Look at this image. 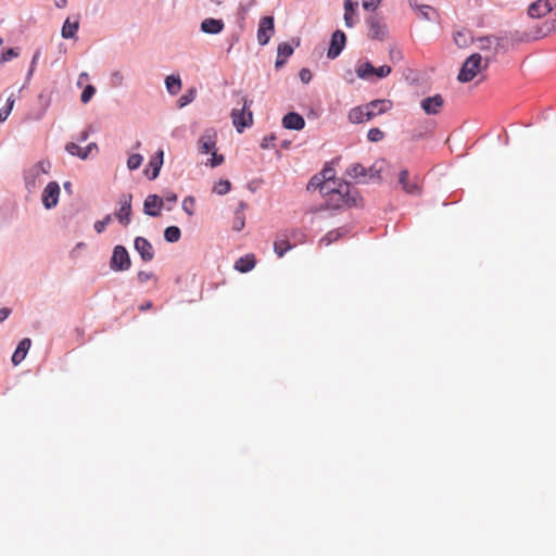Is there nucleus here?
Instances as JSON below:
<instances>
[{
  "label": "nucleus",
  "mask_w": 556,
  "mask_h": 556,
  "mask_svg": "<svg viewBox=\"0 0 556 556\" xmlns=\"http://www.w3.org/2000/svg\"><path fill=\"white\" fill-rule=\"evenodd\" d=\"M14 103H15V98H14V94L11 93L5 101V104L0 109V123H3L4 121H7V118L9 117V115L14 106Z\"/></svg>",
  "instance_id": "obj_29"
},
{
  "label": "nucleus",
  "mask_w": 556,
  "mask_h": 556,
  "mask_svg": "<svg viewBox=\"0 0 556 556\" xmlns=\"http://www.w3.org/2000/svg\"><path fill=\"white\" fill-rule=\"evenodd\" d=\"M392 72L391 66L389 65H381L379 67H376L375 76L379 79L384 78L389 76Z\"/></svg>",
  "instance_id": "obj_45"
},
{
  "label": "nucleus",
  "mask_w": 556,
  "mask_h": 556,
  "mask_svg": "<svg viewBox=\"0 0 556 556\" xmlns=\"http://www.w3.org/2000/svg\"><path fill=\"white\" fill-rule=\"evenodd\" d=\"M416 8L418 9L421 17L427 21H432L433 15L437 14V11L430 5L422 4V5H417Z\"/></svg>",
  "instance_id": "obj_36"
},
{
  "label": "nucleus",
  "mask_w": 556,
  "mask_h": 556,
  "mask_svg": "<svg viewBox=\"0 0 556 556\" xmlns=\"http://www.w3.org/2000/svg\"><path fill=\"white\" fill-rule=\"evenodd\" d=\"M154 275L150 271H139L137 275V279L140 283H146L150 279H152Z\"/></svg>",
  "instance_id": "obj_51"
},
{
  "label": "nucleus",
  "mask_w": 556,
  "mask_h": 556,
  "mask_svg": "<svg viewBox=\"0 0 556 556\" xmlns=\"http://www.w3.org/2000/svg\"><path fill=\"white\" fill-rule=\"evenodd\" d=\"M165 85H166L167 91L173 96L177 94L181 89V80H180L179 76H175V75L167 76L165 79Z\"/></svg>",
  "instance_id": "obj_26"
},
{
  "label": "nucleus",
  "mask_w": 556,
  "mask_h": 556,
  "mask_svg": "<svg viewBox=\"0 0 556 556\" xmlns=\"http://www.w3.org/2000/svg\"><path fill=\"white\" fill-rule=\"evenodd\" d=\"M323 179V181H336L334 180V170L332 168H325L318 175Z\"/></svg>",
  "instance_id": "obj_47"
},
{
  "label": "nucleus",
  "mask_w": 556,
  "mask_h": 556,
  "mask_svg": "<svg viewBox=\"0 0 556 556\" xmlns=\"http://www.w3.org/2000/svg\"><path fill=\"white\" fill-rule=\"evenodd\" d=\"M152 307V302L148 301L146 303H143L142 305H140L139 309L140 311H147V309H150Z\"/></svg>",
  "instance_id": "obj_59"
},
{
  "label": "nucleus",
  "mask_w": 556,
  "mask_h": 556,
  "mask_svg": "<svg viewBox=\"0 0 556 556\" xmlns=\"http://www.w3.org/2000/svg\"><path fill=\"white\" fill-rule=\"evenodd\" d=\"M367 24L369 27V37L371 39L382 40L387 36V25L383 23L382 18L372 15L367 20Z\"/></svg>",
  "instance_id": "obj_11"
},
{
  "label": "nucleus",
  "mask_w": 556,
  "mask_h": 556,
  "mask_svg": "<svg viewBox=\"0 0 556 556\" xmlns=\"http://www.w3.org/2000/svg\"><path fill=\"white\" fill-rule=\"evenodd\" d=\"M367 109L366 121H370L375 116L389 111L392 108L390 100H374L365 105Z\"/></svg>",
  "instance_id": "obj_12"
},
{
  "label": "nucleus",
  "mask_w": 556,
  "mask_h": 556,
  "mask_svg": "<svg viewBox=\"0 0 556 556\" xmlns=\"http://www.w3.org/2000/svg\"><path fill=\"white\" fill-rule=\"evenodd\" d=\"M60 186L56 181H50L42 192V204L47 210L54 207L59 202Z\"/></svg>",
  "instance_id": "obj_9"
},
{
  "label": "nucleus",
  "mask_w": 556,
  "mask_h": 556,
  "mask_svg": "<svg viewBox=\"0 0 556 556\" xmlns=\"http://www.w3.org/2000/svg\"><path fill=\"white\" fill-rule=\"evenodd\" d=\"M247 108L248 100L243 99L242 106L240 109L233 108L231 111L232 124L238 132H242L245 127H249L253 124V114L250 110L247 111Z\"/></svg>",
  "instance_id": "obj_4"
},
{
  "label": "nucleus",
  "mask_w": 556,
  "mask_h": 556,
  "mask_svg": "<svg viewBox=\"0 0 556 556\" xmlns=\"http://www.w3.org/2000/svg\"><path fill=\"white\" fill-rule=\"evenodd\" d=\"M256 260L254 254H247L238 258L235 263V269L240 273H248L254 268Z\"/></svg>",
  "instance_id": "obj_22"
},
{
  "label": "nucleus",
  "mask_w": 556,
  "mask_h": 556,
  "mask_svg": "<svg viewBox=\"0 0 556 556\" xmlns=\"http://www.w3.org/2000/svg\"><path fill=\"white\" fill-rule=\"evenodd\" d=\"M367 138L371 142H378L382 140L383 132L379 128H371L367 134Z\"/></svg>",
  "instance_id": "obj_44"
},
{
  "label": "nucleus",
  "mask_w": 556,
  "mask_h": 556,
  "mask_svg": "<svg viewBox=\"0 0 556 556\" xmlns=\"http://www.w3.org/2000/svg\"><path fill=\"white\" fill-rule=\"evenodd\" d=\"M223 20L204 18L201 23V30L205 34L216 35L224 29Z\"/></svg>",
  "instance_id": "obj_20"
},
{
  "label": "nucleus",
  "mask_w": 556,
  "mask_h": 556,
  "mask_svg": "<svg viewBox=\"0 0 556 556\" xmlns=\"http://www.w3.org/2000/svg\"><path fill=\"white\" fill-rule=\"evenodd\" d=\"M94 93H96V88L92 85L86 86L80 96L81 102L88 103Z\"/></svg>",
  "instance_id": "obj_41"
},
{
  "label": "nucleus",
  "mask_w": 556,
  "mask_h": 556,
  "mask_svg": "<svg viewBox=\"0 0 556 556\" xmlns=\"http://www.w3.org/2000/svg\"><path fill=\"white\" fill-rule=\"evenodd\" d=\"M166 200L170 201V202H176L177 201V195L175 193H168L166 195Z\"/></svg>",
  "instance_id": "obj_60"
},
{
  "label": "nucleus",
  "mask_w": 556,
  "mask_h": 556,
  "mask_svg": "<svg viewBox=\"0 0 556 556\" xmlns=\"http://www.w3.org/2000/svg\"><path fill=\"white\" fill-rule=\"evenodd\" d=\"M112 220V217L111 215H106L103 219L101 220H97L94 223V230L98 232V233H102L105 229V227L111 223Z\"/></svg>",
  "instance_id": "obj_43"
},
{
  "label": "nucleus",
  "mask_w": 556,
  "mask_h": 556,
  "mask_svg": "<svg viewBox=\"0 0 556 556\" xmlns=\"http://www.w3.org/2000/svg\"><path fill=\"white\" fill-rule=\"evenodd\" d=\"M554 8H556V0H538L529 7L528 14L533 18H540L548 14Z\"/></svg>",
  "instance_id": "obj_8"
},
{
  "label": "nucleus",
  "mask_w": 556,
  "mask_h": 556,
  "mask_svg": "<svg viewBox=\"0 0 556 556\" xmlns=\"http://www.w3.org/2000/svg\"><path fill=\"white\" fill-rule=\"evenodd\" d=\"M346 175L354 179L356 182L367 184V168L361 163H354L346 169Z\"/></svg>",
  "instance_id": "obj_19"
},
{
  "label": "nucleus",
  "mask_w": 556,
  "mask_h": 556,
  "mask_svg": "<svg viewBox=\"0 0 556 556\" xmlns=\"http://www.w3.org/2000/svg\"><path fill=\"white\" fill-rule=\"evenodd\" d=\"M454 39H455L456 45H458V46H463L466 43V38L462 33H457V35L455 36Z\"/></svg>",
  "instance_id": "obj_55"
},
{
  "label": "nucleus",
  "mask_w": 556,
  "mask_h": 556,
  "mask_svg": "<svg viewBox=\"0 0 556 556\" xmlns=\"http://www.w3.org/2000/svg\"><path fill=\"white\" fill-rule=\"evenodd\" d=\"M194 205H195V201H194V198L192 197H187L184 201H182V210L189 215V216H192L194 214Z\"/></svg>",
  "instance_id": "obj_40"
},
{
  "label": "nucleus",
  "mask_w": 556,
  "mask_h": 556,
  "mask_svg": "<svg viewBox=\"0 0 556 556\" xmlns=\"http://www.w3.org/2000/svg\"><path fill=\"white\" fill-rule=\"evenodd\" d=\"M143 157L141 154H131L127 160V167L130 170L137 169L141 166Z\"/></svg>",
  "instance_id": "obj_38"
},
{
  "label": "nucleus",
  "mask_w": 556,
  "mask_h": 556,
  "mask_svg": "<svg viewBox=\"0 0 556 556\" xmlns=\"http://www.w3.org/2000/svg\"><path fill=\"white\" fill-rule=\"evenodd\" d=\"M420 105L426 114H438L444 105V99L441 94H434L433 97L425 98Z\"/></svg>",
  "instance_id": "obj_13"
},
{
  "label": "nucleus",
  "mask_w": 556,
  "mask_h": 556,
  "mask_svg": "<svg viewBox=\"0 0 556 556\" xmlns=\"http://www.w3.org/2000/svg\"><path fill=\"white\" fill-rule=\"evenodd\" d=\"M17 55H18V53L15 51V49L10 48L5 52L2 53V55L0 58V62L1 63L8 62V61L12 60L13 58H16Z\"/></svg>",
  "instance_id": "obj_48"
},
{
  "label": "nucleus",
  "mask_w": 556,
  "mask_h": 556,
  "mask_svg": "<svg viewBox=\"0 0 556 556\" xmlns=\"http://www.w3.org/2000/svg\"><path fill=\"white\" fill-rule=\"evenodd\" d=\"M244 227V217L241 214H237L233 222V229L240 231Z\"/></svg>",
  "instance_id": "obj_52"
},
{
  "label": "nucleus",
  "mask_w": 556,
  "mask_h": 556,
  "mask_svg": "<svg viewBox=\"0 0 556 556\" xmlns=\"http://www.w3.org/2000/svg\"><path fill=\"white\" fill-rule=\"evenodd\" d=\"M231 189V184L229 180H219L213 187V191L217 194L224 195L228 193Z\"/></svg>",
  "instance_id": "obj_37"
},
{
  "label": "nucleus",
  "mask_w": 556,
  "mask_h": 556,
  "mask_svg": "<svg viewBox=\"0 0 556 556\" xmlns=\"http://www.w3.org/2000/svg\"><path fill=\"white\" fill-rule=\"evenodd\" d=\"M216 132L212 129L205 130L198 140V148L201 153H212V157L206 162V165L216 167L224 163V156L216 152Z\"/></svg>",
  "instance_id": "obj_2"
},
{
  "label": "nucleus",
  "mask_w": 556,
  "mask_h": 556,
  "mask_svg": "<svg viewBox=\"0 0 556 556\" xmlns=\"http://www.w3.org/2000/svg\"><path fill=\"white\" fill-rule=\"evenodd\" d=\"M36 179L37 177H34V175H29V169L25 173V184L28 190L36 188Z\"/></svg>",
  "instance_id": "obj_49"
},
{
  "label": "nucleus",
  "mask_w": 556,
  "mask_h": 556,
  "mask_svg": "<svg viewBox=\"0 0 556 556\" xmlns=\"http://www.w3.org/2000/svg\"><path fill=\"white\" fill-rule=\"evenodd\" d=\"M381 0H362L365 10H376Z\"/></svg>",
  "instance_id": "obj_50"
},
{
  "label": "nucleus",
  "mask_w": 556,
  "mask_h": 556,
  "mask_svg": "<svg viewBox=\"0 0 556 556\" xmlns=\"http://www.w3.org/2000/svg\"><path fill=\"white\" fill-rule=\"evenodd\" d=\"M399 182L402 185L403 190L408 194H420V185L418 178L409 180V172L402 169L399 174Z\"/></svg>",
  "instance_id": "obj_14"
},
{
  "label": "nucleus",
  "mask_w": 556,
  "mask_h": 556,
  "mask_svg": "<svg viewBox=\"0 0 556 556\" xmlns=\"http://www.w3.org/2000/svg\"><path fill=\"white\" fill-rule=\"evenodd\" d=\"M65 150L72 154V155H75V156H78L80 157L81 160H85L88 157V152L87 151H84L83 148H80L77 143L75 142H68L65 147Z\"/></svg>",
  "instance_id": "obj_33"
},
{
  "label": "nucleus",
  "mask_w": 556,
  "mask_h": 556,
  "mask_svg": "<svg viewBox=\"0 0 556 556\" xmlns=\"http://www.w3.org/2000/svg\"><path fill=\"white\" fill-rule=\"evenodd\" d=\"M274 139H275V137H274V136L265 137V138L263 139L262 143H261V147H262L263 149H267V148H269V141H271V140H274Z\"/></svg>",
  "instance_id": "obj_56"
},
{
  "label": "nucleus",
  "mask_w": 556,
  "mask_h": 556,
  "mask_svg": "<svg viewBox=\"0 0 556 556\" xmlns=\"http://www.w3.org/2000/svg\"><path fill=\"white\" fill-rule=\"evenodd\" d=\"M50 164L48 162H38L33 167L29 168V175H34V177H39L41 174L48 173Z\"/></svg>",
  "instance_id": "obj_34"
},
{
  "label": "nucleus",
  "mask_w": 556,
  "mask_h": 556,
  "mask_svg": "<svg viewBox=\"0 0 556 556\" xmlns=\"http://www.w3.org/2000/svg\"><path fill=\"white\" fill-rule=\"evenodd\" d=\"M282 126L287 129L301 130L305 126V121L299 113L291 112L283 116Z\"/></svg>",
  "instance_id": "obj_18"
},
{
  "label": "nucleus",
  "mask_w": 556,
  "mask_h": 556,
  "mask_svg": "<svg viewBox=\"0 0 556 556\" xmlns=\"http://www.w3.org/2000/svg\"><path fill=\"white\" fill-rule=\"evenodd\" d=\"M275 31L274 17L264 16L260 20L257 29V41L261 46H265L270 40Z\"/></svg>",
  "instance_id": "obj_6"
},
{
  "label": "nucleus",
  "mask_w": 556,
  "mask_h": 556,
  "mask_svg": "<svg viewBox=\"0 0 556 556\" xmlns=\"http://www.w3.org/2000/svg\"><path fill=\"white\" fill-rule=\"evenodd\" d=\"M111 84L114 87H119L124 84V75L119 71H115L111 75Z\"/></svg>",
  "instance_id": "obj_46"
},
{
  "label": "nucleus",
  "mask_w": 556,
  "mask_h": 556,
  "mask_svg": "<svg viewBox=\"0 0 556 556\" xmlns=\"http://www.w3.org/2000/svg\"><path fill=\"white\" fill-rule=\"evenodd\" d=\"M66 3H67L66 0H56L55 1V5L58 8H64L66 5Z\"/></svg>",
  "instance_id": "obj_61"
},
{
  "label": "nucleus",
  "mask_w": 556,
  "mask_h": 556,
  "mask_svg": "<svg viewBox=\"0 0 556 556\" xmlns=\"http://www.w3.org/2000/svg\"><path fill=\"white\" fill-rule=\"evenodd\" d=\"M341 236H343V232L341 229H336L327 232L320 240L319 245H330L333 241H337Z\"/></svg>",
  "instance_id": "obj_31"
},
{
  "label": "nucleus",
  "mask_w": 556,
  "mask_h": 556,
  "mask_svg": "<svg viewBox=\"0 0 556 556\" xmlns=\"http://www.w3.org/2000/svg\"><path fill=\"white\" fill-rule=\"evenodd\" d=\"M79 27V23L77 21L71 22L67 18L62 27V37L65 39L74 38Z\"/></svg>",
  "instance_id": "obj_25"
},
{
  "label": "nucleus",
  "mask_w": 556,
  "mask_h": 556,
  "mask_svg": "<svg viewBox=\"0 0 556 556\" xmlns=\"http://www.w3.org/2000/svg\"><path fill=\"white\" fill-rule=\"evenodd\" d=\"M30 345H31V341L28 338L23 339L18 343L16 350L14 351V353L12 355V363L15 366L25 359L26 354H27L28 350L30 349Z\"/></svg>",
  "instance_id": "obj_21"
},
{
  "label": "nucleus",
  "mask_w": 556,
  "mask_h": 556,
  "mask_svg": "<svg viewBox=\"0 0 556 556\" xmlns=\"http://www.w3.org/2000/svg\"><path fill=\"white\" fill-rule=\"evenodd\" d=\"M197 91L194 88L189 89L186 93H184L179 100L178 105L179 108H184L191 103L195 99Z\"/></svg>",
  "instance_id": "obj_35"
},
{
  "label": "nucleus",
  "mask_w": 556,
  "mask_h": 556,
  "mask_svg": "<svg viewBox=\"0 0 556 556\" xmlns=\"http://www.w3.org/2000/svg\"><path fill=\"white\" fill-rule=\"evenodd\" d=\"M163 206V200L156 194H150L143 203V212L149 216H159Z\"/></svg>",
  "instance_id": "obj_16"
},
{
  "label": "nucleus",
  "mask_w": 556,
  "mask_h": 556,
  "mask_svg": "<svg viewBox=\"0 0 556 556\" xmlns=\"http://www.w3.org/2000/svg\"><path fill=\"white\" fill-rule=\"evenodd\" d=\"M135 249L144 262H150L154 257L152 244L143 237L135 239Z\"/></svg>",
  "instance_id": "obj_17"
},
{
  "label": "nucleus",
  "mask_w": 556,
  "mask_h": 556,
  "mask_svg": "<svg viewBox=\"0 0 556 556\" xmlns=\"http://www.w3.org/2000/svg\"><path fill=\"white\" fill-rule=\"evenodd\" d=\"M38 54L39 53H36L33 58V61H31V68H30V72H29V75L33 73V66L35 65V63L37 62V59H38Z\"/></svg>",
  "instance_id": "obj_62"
},
{
  "label": "nucleus",
  "mask_w": 556,
  "mask_h": 556,
  "mask_svg": "<svg viewBox=\"0 0 556 556\" xmlns=\"http://www.w3.org/2000/svg\"><path fill=\"white\" fill-rule=\"evenodd\" d=\"M131 265L127 250L123 245H116L113 250L110 266L113 270H127Z\"/></svg>",
  "instance_id": "obj_5"
},
{
  "label": "nucleus",
  "mask_w": 556,
  "mask_h": 556,
  "mask_svg": "<svg viewBox=\"0 0 556 556\" xmlns=\"http://www.w3.org/2000/svg\"><path fill=\"white\" fill-rule=\"evenodd\" d=\"M293 53V48L288 42H281L278 46L277 54H279V58L288 59Z\"/></svg>",
  "instance_id": "obj_39"
},
{
  "label": "nucleus",
  "mask_w": 556,
  "mask_h": 556,
  "mask_svg": "<svg viewBox=\"0 0 556 556\" xmlns=\"http://www.w3.org/2000/svg\"><path fill=\"white\" fill-rule=\"evenodd\" d=\"M376 67L370 62H364L357 65L356 74L361 79H370L375 76Z\"/></svg>",
  "instance_id": "obj_23"
},
{
  "label": "nucleus",
  "mask_w": 556,
  "mask_h": 556,
  "mask_svg": "<svg viewBox=\"0 0 556 556\" xmlns=\"http://www.w3.org/2000/svg\"><path fill=\"white\" fill-rule=\"evenodd\" d=\"M356 7L357 2H353L352 0H344V22L348 27H352L354 25L352 14Z\"/></svg>",
  "instance_id": "obj_28"
},
{
  "label": "nucleus",
  "mask_w": 556,
  "mask_h": 556,
  "mask_svg": "<svg viewBox=\"0 0 556 556\" xmlns=\"http://www.w3.org/2000/svg\"><path fill=\"white\" fill-rule=\"evenodd\" d=\"M2 42H3V40H2V38L0 37V46L2 45Z\"/></svg>",
  "instance_id": "obj_64"
},
{
  "label": "nucleus",
  "mask_w": 556,
  "mask_h": 556,
  "mask_svg": "<svg viewBox=\"0 0 556 556\" xmlns=\"http://www.w3.org/2000/svg\"><path fill=\"white\" fill-rule=\"evenodd\" d=\"M181 231L177 226H169L164 231V238L167 242H177L180 239Z\"/></svg>",
  "instance_id": "obj_32"
},
{
  "label": "nucleus",
  "mask_w": 556,
  "mask_h": 556,
  "mask_svg": "<svg viewBox=\"0 0 556 556\" xmlns=\"http://www.w3.org/2000/svg\"><path fill=\"white\" fill-rule=\"evenodd\" d=\"M300 78H301V80H302L303 83H305V84H306V83H308V81L311 80V78H312V75H311L309 70H307V68H303V70H301V72H300Z\"/></svg>",
  "instance_id": "obj_53"
},
{
  "label": "nucleus",
  "mask_w": 556,
  "mask_h": 556,
  "mask_svg": "<svg viewBox=\"0 0 556 556\" xmlns=\"http://www.w3.org/2000/svg\"><path fill=\"white\" fill-rule=\"evenodd\" d=\"M131 194H123L119 198V210L115 213V217L123 226H128L131 216Z\"/></svg>",
  "instance_id": "obj_7"
},
{
  "label": "nucleus",
  "mask_w": 556,
  "mask_h": 556,
  "mask_svg": "<svg viewBox=\"0 0 556 556\" xmlns=\"http://www.w3.org/2000/svg\"><path fill=\"white\" fill-rule=\"evenodd\" d=\"M321 194L327 198L326 208H341L357 204V192L346 181H324Z\"/></svg>",
  "instance_id": "obj_1"
},
{
  "label": "nucleus",
  "mask_w": 556,
  "mask_h": 556,
  "mask_svg": "<svg viewBox=\"0 0 556 556\" xmlns=\"http://www.w3.org/2000/svg\"><path fill=\"white\" fill-rule=\"evenodd\" d=\"M324 185V181L323 179L320 178V176L318 175H315L311 178V180L308 181V185H307V190H315V189H319V191L321 192V187Z\"/></svg>",
  "instance_id": "obj_42"
},
{
  "label": "nucleus",
  "mask_w": 556,
  "mask_h": 556,
  "mask_svg": "<svg viewBox=\"0 0 556 556\" xmlns=\"http://www.w3.org/2000/svg\"><path fill=\"white\" fill-rule=\"evenodd\" d=\"M346 36L342 30H336L332 34L330 47L327 56L331 60L338 58L345 47Z\"/></svg>",
  "instance_id": "obj_10"
},
{
  "label": "nucleus",
  "mask_w": 556,
  "mask_h": 556,
  "mask_svg": "<svg viewBox=\"0 0 556 556\" xmlns=\"http://www.w3.org/2000/svg\"><path fill=\"white\" fill-rule=\"evenodd\" d=\"M489 61L486 60L482 66V58L480 54H471L463 64L458 74V80L462 83H468L472 80L482 68H486Z\"/></svg>",
  "instance_id": "obj_3"
},
{
  "label": "nucleus",
  "mask_w": 556,
  "mask_h": 556,
  "mask_svg": "<svg viewBox=\"0 0 556 556\" xmlns=\"http://www.w3.org/2000/svg\"><path fill=\"white\" fill-rule=\"evenodd\" d=\"M10 314H11V309L10 308H7V307L1 308L0 309V323L5 320L9 317Z\"/></svg>",
  "instance_id": "obj_54"
},
{
  "label": "nucleus",
  "mask_w": 556,
  "mask_h": 556,
  "mask_svg": "<svg viewBox=\"0 0 556 556\" xmlns=\"http://www.w3.org/2000/svg\"><path fill=\"white\" fill-rule=\"evenodd\" d=\"M97 149H98L97 144L92 142V143H89V144L84 149V151H87V152H88V155H89V154L92 152V150H97Z\"/></svg>",
  "instance_id": "obj_58"
},
{
  "label": "nucleus",
  "mask_w": 556,
  "mask_h": 556,
  "mask_svg": "<svg viewBox=\"0 0 556 556\" xmlns=\"http://www.w3.org/2000/svg\"><path fill=\"white\" fill-rule=\"evenodd\" d=\"M366 112H367V109L366 106H356L354 109H352L350 112H349V119L350 122L352 123H356V124H359V123H363V122H367L366 121Z\"/></svg>",
  "instance_id": "obj_24"
},
{
  "label": "nucleus",
  "mask_w": 556,
  "mask_h": 556,
  "mask_svg": "<svg viewBox=\"0 0 556 556\" xmlns=\"http://www.w3.org/2000/svg\"><path fill=\"white\" fill-rule=\"evenodd\" d=\"M163 157H164V151L160 149L155 153V155H153L150 159L148 167L144 170V173L149 179L153 180L159 176L161 167L163 165Z\"/></svg>",
  "instance_id": "obj_15"
},
{
  "label": "nucleus",
  "mask_w": 556,
  "mask_h": 556,
  "mask_svg": "<svg viewBox=\"0 0 556 556\" xmlns=\"http://www.w3.org/2000/svg\"><path fill=\"white\" fill-rule=\"evenodd\" d=\"M286 61H287V59H285L283 56L279 58V54H277V60L275 63L276 68L282 67L286 64Z\"/></svg>",
  "instance_id": "obj_57"
},
{
  "label": "nucleus",
  "mask_w": 556,
  "mask_h": 556,
  "mask_svg": "<svg viewBox=\"0 0 556 556\" xmlns=\"http://www.w3.org/2000/svg\"><path fill=\"white\" fill-rule=\"evenodd\" d=\"M383 165V161H376L369 168H367L368 182L380 179Z\"/></svg>",
  "instance_id": "obj_27"
},
{
  "label": "nucleus",
  "mask_w": 556,
  "mask_h": 556,
  "mask_svg": "<svg viewBox=\"0 0 556 556\" xmlns=\"http://www.w3.org/2000/svg\"><path fill=\"white\" fill-rule=\"evenodd\" d=\"M291 248L292 245L287 239H278L274 243V251L278 257H282Z\"/></svg>",
  "instance_id": "obj_30"
},
{
  "label": "nucleus",
  "mask_w": 556,
  "mask_h": 556,
  "mask_svg": "<svg viewBox=\"0 0 556 556\" xmlns=\"http://www.w3.org/2000/svg\"><path fill=\"white\" fill-rule=\"evenodd\" d=\"M88 138V132L84 131L79 138L80 141H85Z\"/></svg>",
  "instance_id": "obj_63"
}]
</instances>
